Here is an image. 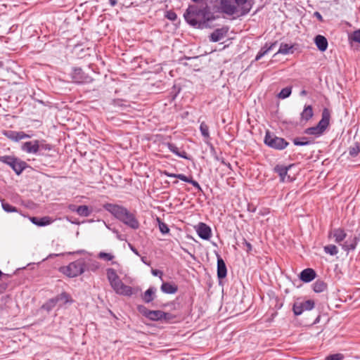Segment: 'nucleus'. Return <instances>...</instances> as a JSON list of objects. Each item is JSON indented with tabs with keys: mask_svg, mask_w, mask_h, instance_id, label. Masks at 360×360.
<instances>
[{
	"mask_svg": "<svg viewBox=\"0 0 360 360\" xmlns=\"http://www.w3.org/2000/svg\"><path fill=\"white\" fill-rule=\"evenodd\" d=\"M199 3L198 5H190L184 14L186 21L191 26L198 28L209 22L217 19L214 14L211 12L207 3L205 0H191Z\"/></svg>",
	"mask_w": 360,
	"mask_h": 360,
	"instance_id": "f257e3e1",
	"label": "nucleus"
},
{
	"mask_svg": "<svg viewBox=\"0 0 360 360\" xmlns=\"http://www.w3.org/2000/svg\"><path fill=\"white\" fill-rule=\"evenodd\" d=\"M251 8L248 0H219L218 6L220 13L236 18L247 15Z\"/></svg>",
	"mask_w": 360,
	"mask_h": 360,
	"instance_id": "f03ea898",
	"label": "nucleus"
},
{
	"mask_svg": "<svg viewBox=\"0 0 360 360\" xmlns=\"http://www.w3.org/2000/svg\"><path fill=\"white\" fill-rule=\"evenodd\" d=\"M103 208L113 215L116 219L133 229L139 227V222L134 214L130 212L126 207L112 203H105Z\"/></svg>",
	"mask_w": 360,
	"mask_h": 360,
	"instance_id": "7ed1b4c3",
	"label": "nucleus"
},
{
	"mask_svg": "<svg viewBox=\"0 0 360 360\" xmlns=\"http://www.w3.org/2000/svg\"><path fill=\"white\" fill-rule=\"evenodd\" d=\"M328 237L334 238L335 242L340 244L342 249L347 252L354 250L357 244L356 237L353 238L352 239L347 240L343 244H341V243L346 238L347 233L342 229L340 228L330 231L329 232Z\"/></svg>",
	"mask_w": 360,
	"mask_h": 360,
	"instance_id": "20e7f679",
	"label": "nucleus"
},
{
	"mask_svg": "<svg viewBox=\"0 0 360 360\" xmlns=\"http://www.w3.org/2000/svg\"><path fill=\"white\" fill-rule=\"evenodd\" d=\"M58 270L68 278L77 277L85 271V259L79 258L67 266H60Z\"/></svg>",
	"mask_w": 360,
	"mask_h": 360,
	"instance_id": "39448f33",
	"label": "nucleus"
},
{
	"mask_svg": "<svg viewBox=\"0 0 360 360\" xmlns=\"http://www.w3.org/2000/svg\"><path fill=\"white\" fill-rule=\"evenodd\" d=\"M330 118V113L329 110L328 108H324L322 111L321 119L319 123L314 127L307 128L304 130V134L314 135L317 137L320 136L329 126Z\"/></svg>",
	"mask_w": 360,
	"mask_h": 360,
	"instance_id": "423d86ee",
	"label": "nucleus"
},
{
	"mask_svg": "<svg viewBox=\"0 0 360 360\" xmlns=\"http://www.w3.org/2000/svg\"><path fill=\"white\" fill-rule=\"evenodd\" d=\"M138 309L143 316L151 321H164L165 322H169L174 318V316L170 313L160 310H150L143 305L139 306Z\"/></svg>",
	"mask_w": 360,
	"mask_h": 360,
	"instance_id": "0eeeda50",
	"label": "nucleus"
},
{
	"mask_svg": "<svg viewBox=\"0 0 360 360\" xmlns=\"http://www.w3.org/2000/svg\"><path fill=\"white\" fill-rule=\"evenodd\" d=\"M264 142L269 147L279 150L285 148L289 144L283 138L278 137L269 131H266Z\"/></svg>",
	"mask_w": 360,
	"mask_h": 360,
	"instance_id": "6e6552de",
	"label": "nucleus"
},
{
	"mask_svg": "<svg viewBox=\"0 0 360 360\" xmlns=\"http://www.w3.org/2000/svg\"><path fill=\"white\" fill-rule=\"evenodd\" d=\"M0 162L10 166L17 175H20L27 167V164L25 161L13 156H0Z\"/></svg>",
	"mask_w": 360,
	"mask_h": 360,
	"instance_id": "1a4fd4ad",
	"label": "nucleus"
},
{
	"mask_svg": "<svg viewBox=\"0 0 360 360\" xmlns=\"http://www.w3.org/2000/svg\"><path fill=\"white\" fill-rule=\"evenodd\" d=\"M110 286L117 294L124 296H131L139 291L138 288H133L124 284L120 278L110 283Z\"/></svg>",
	"mask_w": 360,
	"mask_h": 360,
	"instance_id": "9d476101",
	"label": "nucleus"
},
{
	"mask_svg": "<svg viewBox=\"0 0 360 360\" xmlns=\"http://www.w3.org/2000/svg\"><path fill=\"white\" fill-rule=\"evenodd\" d=\"M315 303L311 300L306 301L297 300L293 304L292 311L295 316H299L302 314L304 311L312 309Z\"/></svg>",
	"mask_w": 360,
	"mask_h": 360,
	"instance_id": "9b49d317",
	"label": "nucleus"
},
{
	"mask_svg": "<svg viewBox=\"0 0 360 360\" xmlns=\"http://www.w3.org/2000/svg\"><path fill=\"white\" fill-rule=\"evenodd\" d=\"M72 80L79 84L90 82L92 79L88 75L85 74L82 68H75L71 74Z\"/></svg>",
	"mask_w": 360,
	"mask_h": 360,
	"instance_id": "f8f14e48",
	"label": "nucleus"
},
{
	"mask_svg": "<svg viewBox=\"0 0 360 360\" xmlns=\"http://www.w3.org/2000/svg\"><path fill=\"white\" fill-rule=\"evenodd\" d=\"M162 174L167 177L177 178L183 181L189 183L191 185H193L196 189H198V191H202L200 184L196 181L193 180L192 177H188L183 174L171 173L166 170L163 171Z\"/></svg>",
	"mask_w": 360,
	"mask_h": 360,
	"instance_id": "ddd939ff",
	"label": "nucleus"
},
{
	"mask_svg": "<svg viewBox=\"0 0 360 360\" xmlns=\"http://www.w3.org/2000/svg\"><path fill=\"white\" fill-rule=\"evenodd\" d=\"M196 231L200 238L203 240H209L212 236L210 227L205 223L200 222L197 226Z\"/></svg>",
	"mask_w": 360,
	"mask_h": 360,
	"instance_id": "4468645a",
	"label": "nucleus"
},
{
	"mask_svg": "<svg viewBox=\"0 0 360 360\" xmlns=\"http://www.w3.org/2000/svg\"><path fill=\"white\" fill-rule=\"evenodd\" d=\"M291 167V165L287 167L282 165H277L275 166L274 171L279 175L281 181H291L290 176L287 175L288 171Z\"/></svg>",
	"mask_w": 360,
	"mask_h": 360,
	"instance_id": "2eb2a0df",
	"label": "nucleus"
},
{
	"mask_svg": "<svg viewBox=\"0 0 360 360\" xmlns=\"http://www.w3.org/2000/svg\"><path fill=\"white\" fill-rule=\"evenodd\" d=\"M229 28L227 27L216 29L210 36V41L213 42H217L221 40L226 37Z\"/></svg>",
	"mask_w": 360,
	"mask_h": 360,
	"instance_id": "dca6fc26",
	"label": "nucleus"
},
{
	"mask_svg": "<svg viewBox=\"0 0 360 360\" xmlns=\"http://www.w3.org/2000/svg\"><path fill=\"white\" fill-rule=\"evenodd\" d=\"M21 149L22 151L26 152L27 153H37L39 152L38 140H34L23 143L21 146Z\"/></svg>",
	"mask_w": 360,
	"mask_h": 360,
	"instance_id": "f3484780",
	"label": "nucleus"
},
{
	"mask_svg": "<svg viewBox=\"0 0 360 360\" xmlns=\"http://www.w3.org/2000/svg\"><path fill=\"white\" fill-rule=\"evenodd\" d=\"M314 116L313 108L311 105H305L300 113V122L306 123Z\"/></svg>",
	"mask_w": 360,
	"mask_h": 360,
	"instance_id": "a211bd4d",
	"label": "nucleus"
},
{
	"mask_svg": "<svg viewBox=\"0 0 360 360\" xmlns=\"http://www.w3.org/2000/svg\"><path fill=\"white\" fill-rule=\"evenodd\" d=\"M316 271L310 268H307L301 271L300 279L304 283H309L316 278Z\"/></svg>",
	"mask_w": 360,
	"mask_h": 360,
	"instance_id": "6ab92c4d",
	"label": "nucleus"
},
{
	"mask_svg": "<svg viewBox=\"0 0 360 360\" xmlns=\"http://www.w3.org/2000/svg\"><path fill=\"white\" fill-rule=\"evenodd\" d=\"M227 274L226 266L223 259L217 257V276L219 279L224 278Z\"/></svg>",
	"mask_w": 360,
	"mask_h": 360,
	"instance_id": "aec40b11",
	"label": "nucleus"
},
{
	"mask_svg": "<svg viewBox=\"0 0 360 360\" xmlns=\"http://www.w3.org/2000/svg\"><path fill=\"white\" fill-rule=\"evenodd\" d=\"M70 209L72 211H75L77 214L82 217H89L91 213V211L86 205H79L76 207L75 205H72L70 206Z\"/></svg>",
	"mask_w": 360,
	"mask_h": 360,
	"instance_id": "412c9836",
	"label": "nucleus"
},
{
	"mask_svg": "<svg viewBox=\"0 0 360 360\" xmlns=\"http://www.w3.org/2000/svg\"><path fill=\"white\" fill-rule=\"evenodd\" d=\"M314 43L319 51H325L328 48V41L327 39L322 35H317L314 38Z\"/></svg>",
	"mask_w": 360,
	"mask_h": 360,
	"instance_id": "4be33fe9",
	"label": "nucleus"
},
{
	"mask_svg": "<svg viewBox=\"0 0 360 360\" xmlns=\"http://www.w3.org/2000/svg\"><path fill=\"white\" fill-rule=\"evenodd\" d=\"M160 289L164 293L175 294L178 291V286L174 283L165 282L162 283Z\"/></svg>",
	"mask_w": 360,
	"mask_h": 360,
	"instance_id": "5701e85b",
	"label": "nucleus"
},
{
	"mask_svg": "<svg viewBox=\"0 0 360 360\" xmlns=\"http://www.w3.org/2000/svg\"><path fill=\"white\" fill-rule=\"evenodd\" d=\"M277 44V41L270 44L269 45L266 43L265 45L260 49L255 57V60H260L264 56L267 54Z\"/></svg>",
	"mask_w": 360,
	"mask_h": 360,
	"instance_id": "b1692460",
	"label": "nucleus"
},
{
	"mask_svg": "<svg viewBox=\"0 0 360 360\" xmlns=\"http://www.w3.org/2000/svg\"><path fill=\"white\" fill-rule=\"evenodd\" d=\"M156 289L154 287H150L141 296L142 300L146 303L151 302L155 298Z\"/></svg>",
	"mask_w": 360,
	"mask_h": 360,
	"instance_id": "393cba45",
	"label": "nucleus"
},
{
	"mask_svg": "<svg viewBox=\"0 0 360 360\" xmlns=\"http://www.w3.org/2000/svg\"><path fill=\"white\" fill-rule=\"evenodd\" d=\"M168 149L173 153L174 154L176 155L177 156L188 160L189 158L187 156V153L186 151H179V148L172 143H167Z\"/></svg>",
	"mask_w": 360,
	"mask_h": 360,
	"instance_id": "a878e982",
	"label": "nucleus"
},
{
	"mask_svg": "<svg viewBox=\"0 0 360 360\" xmlns=\"http://www.w3.org/2000/svg\"><path fill=\"white\" fill-rule=\"evenodd\" d=\"M100 268L98 262L94 259H85V271H96Z\"/></svg>",
	"mask_w": 360,
	"mask_h": 360,
	"instance_id": "bb28decb",
	"label": "nucleus"
},
{
	"mask_svg": "<svg viewBox=\"0 0 360 360\" xmlns=\"http://www.w3.org/2000/svg\"><path fill=\"white\" fill-rule=\"evenodd\" d=\"M70 296L66 292H62L56 297L51 299L50 302L53 305L56 304L58 302H61L63 304H65L69 302Z\"/></svg>",
	"mask_w": 360,
	"mask_h": 360,
	"instance_id": "cd10ccee",
	"label": "nucleus"
},
{
	"mask_svg": "<svg viewBox=\"0 0 360 360\" xmlns=\"http://www.w3.org/2000/svg\"><path fill=\"white\" fill-rule=\"evenodd\" d=\"M327 289V284L322 280H316L313 284V290L315 292H322Z\"/></svg>",
	"mask_w": 360,
	"mask_h": 360,
	"instance_id": "c85d7f7f",
	"label": "nucleus"
},
{
	"mask_svg": "<svg viewBox=\"0 0 360 360\" xmlns=\"http://www.w3.org/2000/svg\"><path fill=\"white\" fill-rule=\"evenodd\" d=\"M293 53V45L281 43L278 51L276 54H283L287 55Z\"/></svg>",
	"mask_w": 360,
	"mask_h": 360,
	"instance_id": "c756f323",
	"label": "nucleus"
},
{
	"mask_svg": "<svg viewBox=\"0 0 360 360\" xmlns=\"http://www.w3.org/2000/svg\"><path fill=\"white\" fill-rule=\"evenodd\" d=\"M200 131L205 142H207L208 141L210 140L209 127L205 122H202L200 123Z\"/></svg>",
	"mask_w": 360,
	"mask_h": 360,
	"instance_id": "7c9ffc66",
	"label": "nucleus"
},
{
	"mask_svg": "<svg viewBox=\"0 0 360 360\" xmlns=\"http://www.w3.org/2000/svg\"><path fill=\"white\" fill-rule=\"evenodd\" d=\"M30 220L34 224H36L39 226H46L50 224V220L49 217L38 218L34 217L30 218Z\"/></svg>",
	"mask_w": 360,
	"mask_h": 360,
	"instance_id": "2f4dec72",
	"label": "nucleus"
},
{
	"mask_svg": "<svg viewBox=\"0 0 360 360\" xmlns=\"http://www.w3.org/2000/svg\"><path fill=\"white\" fill-rule=\"evenodd\" d=\"M313 142L309 141L307 137H305V136H302V137H297V138H295L293 139V143L295 145V146H308V145H310Z\"/></svg>",
	"mask_w": 360,
	"mask_h": 360,
	"instance_id": "473e14b6",
	"label": "nucleus"
},
{
	"mask_svg": "<svg viewBox=\"0 0 360 360\" xmlns=\"http://www.w3.org/2000/svg\"><path fill=\"white\" fill-rule=\"evenodd\" d=\"M106 274H107V278H108L110 284L112 283V282L115 281L117 278H120L118 276V275L117 274L116 271L112 268L107 269Z\"/></svg>",
	"mask_w": 360,
	"mask_h": 360,
	"instance_id": "72a5a7b5",
	"label": "nucleus"
},
{
	"mask_svg": "<svg viewBox=\"0 0 360 360\" xmlns=\"http://www.w3.org/2000/svg\"><path fill=\"white\" fill-rule=\"evenodd\" d=\"M292 92V88L290 86L283 88L281 89L280 93L278 94V98L281 99H285L289 97Z\"/></svg>",
	"mask_w": 360,
	"mask_h": 360,
	"instance_id": "f704fd0d",
	"label": "nucleus"
},
{
	"mask_svg": "<svg viewBox=\"0 0 360 360\" xmlns=\"http://www.w3.org/2000/svg\"><path fill=\"white\" fill-rule=\"evenodd\" d=\"M349 40L360 44V28L349 34Z\"/></svg>",
	"mask_w": 360,
	"mask_h": 360,
	"instance_id": "c9c22d12",
	"label": "nucleus"
},
{
	"mask_svg": "<svg viewBox=\"0 0 360 360\" xmlns=\"http://www.w3.org/2000/svg\"><path fill=\"white\" fill-rule=\"evenodd\" d=\"M324 251L326 253L330 255H335L338 253L337 247L335 245H328L324 247Z\"/></svg>",
	"mask_w": 360,
	"mask_h": 360,
	"instance_id": "e433bc0d",
	"label": "nucleus"
},
{
	"mask_svg": "<svg viewBox=\"0 0 360 360\" xmlns=\"http://www.w3.org/2000/svg\"><path fill=\"white\" fill-rule=\"evenodd\" d=\"M32 135L27 134L24 131H15V138L13 141H19L20 140L25 139H30Z\"/></svg>",
	"mask_w": 360,
	"mask_h": 360,
	"instance_id": "4c0bfd02",
	"label": "nucleus"
},
{
	"mask_svg": "<svg viewBox=\"0 0 360 360\" xmlns=\"http://www.w3.org/2000/svg\"><path fill=\"white\" fill-rule=\"evenodd\" d=\"M98 257L105 261H111L115 258V256L111 253H107L104 252H100L98 254Z\"/></svg>",
	"mask_w": 360,
	"mask_h": 360,
	"instance_id": "58836bf2",
	"label": "nucleus"
},
{
	"mask_svg": "<svg viewBox=\"0 0 360 360\" xmlns=\"http://www.w3.org/2000/svg\"><path fill=\"white\" fill-rule=\"evenodd\" d=\"M1 206H2L3 210L6 212L9 213V212H18V209L15 207L10 205L8 202H2Z\"/></svg>",
	"mask_w": 360,
	"mask_h": 360,
	"instance_id": "ea45409f",
	"label": "nucleus"
},
{
	"mask_svg": "<svg viewBox=\"0 0 360 360\" xmlns=\"http://www.w3.org/2000/svg\"><path fill=\"white\" fill-rule=\"evenodd\" d=\"M359 153H360V147L357 143H356L354 144V146H353L349 148V153L352 157L357 156Z\"/></svg>",
	"mask_w": 360,
	"mask_h": 360,
	"instance_id": "a19ab883",
	"label": "nucleus"
},
{
	"mask_svg": "<svg viewBox=\"0 0 360 360\" xmlns=\"http://www.w3.org/2000/svg\"><path fill=\"white\" fill-rule=\"evenodd\" d=\"M39 151L40 150H51L52 147L50 144L46 143L44 140H38Z\"/></svg>",
	"mask_w": 360,
	"mask_h": 360,
	"instance_id": "79ce46f5",
	"label": "nucleus"
},
{
	"mask_svg": "<svg viewBox=\"0 0 360 360\" xmlns=\"http://www.w3.org/2000/svg\"><path fill=\"white\" fill-rule=\"evenodd\" d=\"M158 221L159 229H160V232L162 234L168 233L169 231V229L167 224H165V222L161 221L159 219H158Z\"/></svg>",
	"mask_w": 360,
	"mask_h": 360,
	"instance_id": "37998d69",
	"label": "nucleus"
},
{
	"mask_svg": "<svg viewBox=\"0 0 360 360\" xmlns=\"http://www.w3.org/2000/svg\"><path fill=\"white\" fill-rule=\"evenodd\" d=\"M165 17L172 21H175L177 18V15L173 11H168L166 12Z\"/></svg>",
	"mask_w": 360,
	"mask_h": 360,
	"instance_id": "c03bdc74",
	"label": "nucleus"
},
{
	"mask_svg": "<svg viewBox=\"0 0 360 360\" xmlns=\"http://www.w3.org/2000/svg\"><path fill=\"white\" fill-rule=\"evenodd\" d=\"M343 355L341 354H335L328 356L326 360H342Z\"/></svg>",
	"mask_w": 360,
	"mask_h": 360,
	"instance_id": "a18cd8bd",
	"label": "nucleus"
},
{
	"mask_svg": "<svg viewBox=\"0 0 360 360\" xmlns=\"http://www.w3.org/2000/svg\"><path fill=\"white\" fill-rule=\"evenodd\" d=\"M15 131H12V130L6 131H4V134L8 139H9L10 140L13 141H14V138H15Z\"/></svg>",
	"mask_w": 360,
	"mask_h": 360,
	"instance_id": "49530a36",
	"label": "nucleus"
},
{
	"mask_svg": "<svg viewBox=\"0 0 360 360\" xmlns=\"http://www.w3.org/2000/svg\"><path fill=\"white\" fill-rule=\"evenodd\" d=\"M151 273L155 276H159L161 280H162L163 273L160 270L158 269H152Z\"/></svg>",
	"mask_w": 360,
	"mask_h": 360,
	"instance_id": "de8ad7c7",
	"label": "nucleus"
},
{
	"mask_svg": "<svg viewBox=\"0 0 360 360\" xmlns=\"http://www.w3.org/2000/svg\"><path fill=\"white\" fill-rule=\"evenodd\" d=\"M243 244L246 247V251L248 252H250L252 248V245L249 242H248L245 239H244Z\"/></svg>",
	"mask_w": 360,
	"mask_h": 360,
	"instance_id": "09e8293b",
	"label": "nucleus"
},
{
	"mask_svg": "<svg viewBox=\"0 0 360 360\" xmlns=\"http://www.w3.org/2000/svg\"><path fill=\"white\" fill-rule=\"evenodd\" d=\"M314 15L320 21V22H323V17L321 15V14L318 12V11H316L314 12Z\"/></svg>",
	"mask_w": 360,
	"mask_h": 360,
	"instance_id": "8fccbe9b",
	"label": "nucleus"
},
{
	"mask_svg": "<svg viewBox=\"0 0 360 360\" xmlns=\"http://www.w3.org/2000/svg\"><path fill=\"white\" fill-rule=\"evenodd\" d=\"M129 246L134 253H135L136 255H139L138 250L132 245L129 244Z\"/></svg>",
	"mask_w": 360,
	"mask_h": 360,
	"instance_id": "3c124183",
	"label": "nucleus"
},
{
	"mask_svg": "<svg viewBox=\"0 0 360 360\" xmlns=\"http://www.w3.org/2000/svg\"><path fill=\"white\" fill-rule=\"evenodd\" d=\"M109 3L112 6H116L117 1V0H109Z\"/></svg>",
	"mask_w": 360,
	"mask_h": 360,
	"instance_id": "603ef678",
	"label": "nucleus"
},
{
	"mask_svg": "<svg viewBox=\"0 0 360 360\" xmlns=\"http://www.w3.org/2000/svg\"><path fill=\"white\" fill-rule=\"evenodd\" d=\"M145 259H146V258H145L144 257H141V260H142V262H143L144 264H148L146 262Z\"/></svg>",
	"mask_w": 360,
	"mask_h": 360,
	"instance_id": "864d4df0",
	"label": "nucleus"
},
{
	"mask_svg": "<svg viewBox=\"0 0 360 360\" xmlns=\"http://www.w3.org/2000/svg\"><path fill=\"white\" fill-rule=\"evenodd\" d=\"M307 94V91L305 90H303L301 91V95H306Z\"/></svg>",
	"mask_w": 360,
	"mask_h": 360,
	"instance_id": "5fc2aeb1",
	"label": "nucleus"
}]
</instances>
